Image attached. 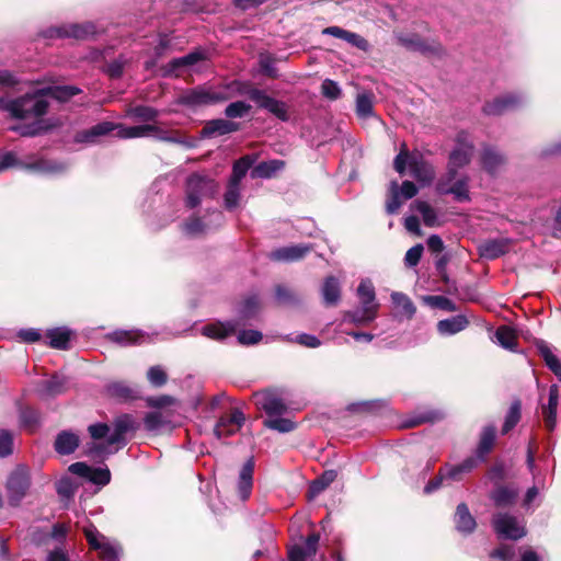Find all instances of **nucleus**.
Segmentation results:
<instances>
[{
    "label": "nucleus",
    "instance_id": "1",
    "mask_svg": "<svg viewBox=\"0 0 561 561\" xmlns=\"http://www.w3.org/2000/svg\"><path fill=\"white\" fill-rule=\"evenodd\" d=\"M114 130H116V136L122 139L154 137L168 142L183 145L186 144V141L181 137L169 134L168 131H164L154 125L147 124L138 126H125L111 122H102L89 129L77 133L75 136V141L79 144H95L99 137L107 135Z\"/></svg>",
    "mask_w": 561,
    "mask_h": 561
},
{
    "label": "nucleus",
    "instance_id": "2",
    "mask_svg": "<svg viewBox=\"0 0 561 561\" xmlns=\"http://www.w3.org/2000/svg\"><path fill=\"white\" fill-rule=\"evenodd\" d=\"M138 428L133 416L123 414L118 416L113 423V431L104 443H89L85 445V455L91 458H104L108 455L115 454L119 447L115 445H125L124 436L129 432H135Z\"/></svg>",
    "mask_w": 561,
    "mask_h": 561
},
{
    "label": "nucleus",
    "instance_id": "3",
    "mask_svg": "<svg viewBox=\"0 0 561 561\" xmlns=\"http://www.w3.org/2000/svg\"><path fill=\"white\" fill-rule=\"evenodd\" d=\"M407 167L410 169V174L422 184H430L435 176L433 165L424 159L423 154L419 151L409 152L403 144L394 158L393 168L402 175Z\"/></svg>",
    "mask_w": 561,
    "mask_h": 561
},
{
    "label": "nucleus",
    "instance_id": "4",
    "mask_svg": "<svg viewBox=\"0 0 561 561\" xmlns=\"http://www.w3.org/2000/svg\"><path fill=\"white\" fill-rule=\"evenodd\" d=\"M21 167L28 171L43 175H57L66 172L69 168L68 163L54 159L35 158L30 162L22 163L18 160L12 151L0 152V172L12 168Z\"/></svg>",
    "mask_w": 561,
    "mask_h": 561
},
{
    "label": "nucleus",
    "instance_id": "5",
    "mask_svg": "<svg viewBox=\"0 0 561 561\" xmlns=\"http://www.w3.org/2000/svg\"><path fill=\"white\" fill-rule=\"evenodd\" d=\"M8 105L9 115L16 119L39 118L45 115L48 110V102L43 96L41 89L11 99Z\"/></svg>",
    "mask_w": 561,
    "mask_h": 561
},
{
    "label": "nucleus",
    "instance_id": "6",
    "mask_svg": "<svg viewBox=\"0 0 561 561\" xmlns=\"http://www.w3.org/2000/svg\"><path fill=\"white\" fill-rule=\"evenodd\" d=\"M218 183L208 175L193 173L186 180L185 205L195 208L204 199L213 198L218 192Z\"/></svg>",
    "mask_w": 561,
    "mask_h": 561
},
{
    "label": "nucleus",
    "instance_id": "7",
    "mask_svg": "<svg viewBox=\"0 0 561 561\" xmlns=\"http://www.w3.org/2000/svg\"><path fill=\"white\" fill-rule=\"evenodd\" d=\"M31 485L30 471L24 466L16 467L8 477L5 489L8 501L18 506L26 495Z\"/></svg>",
    "mask_w": 561,
    "mask_h": 561
},
{
    "label": "nucleus",
    "instance_id": "8",
    "mask_svg": "<svg viewBox=\"0 0 561 561\" xmlns=\"http://www.w3.org/2000/svg\"><path fill=\"white\" fill-rule=\"evenodd\" d=\"M474 152V145L470 134L460 130L455 137V147L448 157V165L457 170L468 165Z\"/></svg>",
    "mask_w": 561,
    "mask_h": 561
},
{
    "label": "nucleus",
    "instance_id": "9",
    "mask_svg": "<svg viewBox=\"0 0 561 561\" xmlns=\"http://www.w3.org/2000/svg\"><path fill=\"white\" fill-rule=\"evenodd\" d=\"M248 96L253 101L259 108H263L280 119L282 122L289 121L288 106L285 102L270 96L264 90L250 89Z\"/></svg>",
    "mask_w": 561,
    "mask_h": 561
},
{
    "label": "nucleus",
    "instance_id": "10",
    "mask_svg": "<svg viewBox=\"0 0 561 561\" xmlns=\"http://www.w3.org/2000/svg\"><path fill=\"white\" fill-rule=\"evenodd\" d=\"M248 96L253 101L259 108H263L280 119L282 122L289 121L288 106L285 102L270 96L264 90L250 89Z\"/></svg>",
    "mask_w": 561,
    "mask_h": 561
},
{
    "label": "nucleus",
    "instance_id": "11",
    "mask_svg": "<svg viewBox=\"0 0 561 561\" xmlns=\"http://www.w3.org/2000/svg\"><path fill=\"white\" fill-rule=\"evenodd\" d=\"M84 535L91 548L99 550L103 561H118L122 550L119 546L111 542L106 537L101 535L98 529L90 525L84 528Z\"/></svg>",
    "mask_w": 561,
    "mask_h": 561
},
{
    "label": "nucleus",
    "instance_id": "12",
    "mask_svg": "<svg viewBox=\"0 0 561 561\" xmlns=\"http://www.w3.org/2000/svg\"><path fill=\"white\" fill-rule=\"evenodd\" d=\"M99 33V28L94 23L85 22L82 24H68L57 27H50L45 32L46 37L50 38H76L87 39Z\"/></svg>",
    "mask_w": 561,
    "mask_h": 561
},
{
    "label": "nucleus",
    "instance_id": "13",
    "mask_svg": "<svg viewBox=\"0 0 561 561\" xmlns=\"http://www.w3.org/2000/svg\"><path fill=\"white\" fill-rule=\"evenodd\" d=\"M493 527L499 537L517 540L526 535L525 526L515 516L497 514L493 518Z\"/></svg>",
    "mask_w": 561,
    "mask_h": 561
},
{
    "label": "nucleus",
    "instance_id": "14",
    "mask_svg": "<svg viewBox=\"0 0 561 561\" xmlns=\"http://www.w3.org/2000/svg\"><path fill=\"white\" fill-rule=\"evenodd\" d=\"M524 102L525 99L522 95L508 93L486 102L483 106V112L490 116H500L518 108Z\"/></svg>",
    "mask_w": 561,
    "mask_h": 561
},
{
    "label": "nucleus",
    "instance_id": "15",
    "mask_svg": "<svg viewBox=\"0 0 561 561\" xmlns=\"http://www.w3.org/2000/svg\"><path fill=\"white\" fill-rule=\"evenodd\" d=\"M224 95L213 89L196 88L188 90L180 98V103L188 106L214 104L222 101Z\"/></svg>",
    "mask_w": 561,
    "mask_h": 561
},
{
    "label": "nucleus",
    "instance_id": "16",
    "mask_svg": "<svg viewBox=\"0 0 561 561\" xmlns=\"http://www.w3.org/2000/svg\"><path fill=\"white\" fill-rule=\"evenodd\" d=\"M245 416L239 409H233L230 414L221 416L216 426L215 435L218 438L237 434L244 424Z\"/></svg>",
    "mask_w": 561,
    "mask_h": 561
},
{
    "label": "nucleus",
    "instance_id": "17",
    "mask_svg": "<svg viewBox=\"0 0 561 561\" xmlns=\"http://www.w3.org/2000/svg\"><path fill=\"white\" fill-rule=\"evenodd\" d=\"M255 405L263 410L270 417L280 416L287 410L286 404L276 394L263 391L254 394Z\"/></svg>",
    "mask_w": 561,
    "mask_h": 561
},
{
    "label": "nucleus",
    "instance_id": "18",
    "mask_svg": "<svg viewBox=\"0 0 561 561\" xmlns=\"http://www.w3.org/2000/svg\"><path fill=\"white\" fill-rule=\"evenodd\" d=\"M311 249L312 248L308 244H293L272 251L270 253V257L273 261L295 262L305 257L311 251Z\"/></svg>",
    "mask_w": 561,
    "mask_h": 561
},
{
    "label": "nucleus",
    "instance_id": "19",
    "mask_svg": "<svg viewBox=\"0 0 561 561\" xmlns=\"http://www.w3.org/2000/svg\"><path fill=\"white\" fill-rule=\"evenodd\" d=\"M511 240L507 238L491 239L479 244L478 250L481 257L494 260L510 250Z\"/></svg>",
    "mask_w": 561,
    "mask_h": 561
},
{
    "label": "nucleus",
    "instance_id": "20",
    "mask_svg": "<svg viewBox=\"0 0 561 561\" xmlns=\"http://www.w3.org/2000/svg\"><path fill=\"white\" fill-rule=\"evenodd\" d=\"M80 445V437L72 431H61L57 434L54 448L61 456L71 455Z\"/></svg>",
    "mask_w": 561,
    "mask_h": 561
},
{
    "label": "nucleus",
    "instance_id": "21",
    "mask_svg": "<svg viewBox=\"0 0 561 561\" xmlns=\"http://www.w3.org/2000/svg\"><path fill=\"white\" fill-rule=\"evenodd\" d=\"M108 337L111 341L124 346L151 341L149 334L139 330H117L112 332Z\"/></svg>",
    "mask_w": 561,
    "mask_h": 561
},
{
    "label": "nucleus",
    "instance_id": "22",
    "mask_svg": "<svg viewBox=\"0 0 561 561\" xmlns=\"http://www.w3.org/2000/svg\"><path fill=\"white\" fill-rule=\"evenodd\" d=\"M253 472L254 460L253 458H250L244 462L239 473L238 492L242 501L248 500L251 494L253 486Z\"/></svg>",
    "mask_w": 561,
    "mask_h": 561
},
{
    "label": "nucleus",
    "instance_id": "23",
    "mask_svg": "<svg viewBox=\"0 0 561 561\" xmlns=\"http://www.w3.org/2000/svg\"><path fill=\"white\" fill-rule=\"evenodd\" d=\"M144 423L145 427L150 432L170 430L173 426L170 412L164 410H156L147 413Z\"/></svg>",
    "mask_w": 561,
    "mask_h": 561
},
{
    "label": "nucleus",
    "instance_id": "24",
    "mask_svg": "<svg viewBox=\"0 0 561 561\" xmlns=\"http://www.w3.org/2000/svg\"><path fill=\"white\" fill-rule=\"evenodd\" d=\"M319 542V536L312 534L307 537L302 546L296 545L288 550L289 561H306V559L316 553Z\"/></svg>",
    "mask_w": 561,
    "mask_h": 561
},
{
    "label": "nucleus",
    "instance_id": "25",
    "mask_svg": "<svg viewBox=\"0 0 561 561\" xmlns=\"http://www.w3.org/2000/svg\"><path fill=\"white\" fill-rule=\"evenodd\" d=\"M559 402V387L551 385L549 388L548 404L542 408L545 425L548 431H553L557 424V408Z\"/></svg>",
    "mask_w": 561,
    "mask_h": 561
},
{
    "label": "nucleus",
    "instance_id": "26",
    "mask_svg": "<svg viewBox=\"0 0 561 561\" xmlns=\"http://www.w3.org/2000/svg\"><path fill=\"white\" fill-rule=\"evenodd\" d=\"M469 325V320L463 314H456L443 319L437 323V332L443 336H449L463 331Z\"/></svg>",
    "mask_w": 561,
    "mask_h": 561
},
{
    "label": "nucleus",
    "instance_id": "27",
    "mask_svg": "<svg viewBox=\"0 0 561 561\" xmlns=\"http://www.w3.org/2000/svg\"><path fill=\"white\" fill-rule=\"evenodd\" d=\"M377 311V307L360 305L357 309L345 312L343 322H350L356 325H366L376 319Z\"/></svg>",
    "mask_w": 561,
    "mask_h": 561
},
{
    "label": "nucleus",
    "instance_id": "28",
    "mask_svg": "<svg viewBox=\"0 0 561 561\" xmlns=\"http://www.w3.org/2000/svg\"><path fill=\"white\" fill-rule=\"evenodd\" d=\"M237 327L238 324L233 321L214 322L204 325L202 328V334L209 339L221 341L234 333Z\"/></svg>",
    "mask_w": 561,
    "mask_h": 561
},
{
    "label": "nucleus",
    "instance_id": "29",
    "mask_svg": "<svg viewBox=\"0 0 561 561\" xmlns=\"http://www.w3.org/2000/svg\"><path fill=\"white\" fill-rule=\"evenodd\" d=\"M479 461L476 457H468L458 465L446 463L444 466L448 481H461L463 476L471 472Z\"/></svg>",
    "mask_w": 561,
    "mask_h": 561
},
{
    "label": "nucleus",
    "instance_id": "30",
    "mask_svg": "<svg viewBox=\"0 0 561 561\" xmlns=\"http://www.w3.org/2000/svg\"><path fill=\"white\" fill-rule=\"evenodd\" d=\"M455 525L457 530L462 534L472 533L477 526L474 517L470 514L465 503H460L456 508Z\"/></svg>",
    "mask_w": 561,
    "mask_h": 561
},
{
    "label": "nucleus",
    "instance_id": "31",
    "mask_svg": "<svg viewBox=\"0 0 561 561\" xmlns=\"http://www.w3.org/2000/svg\"><path fill=\"white\" fill-rule=\"evenodd\" d=\"M202 59H204V54L201 51H194L186 56L174 58L167 65L165 72L168 75L180 76V72L183 68L193 66Z\"/></svg>",
    "mask_w": 561,
    "mask_h": 561
},
{
    "label": "nucleus",
    "instance_id": "32",
    "mask_svg": "<svg viewBox=\"0 0 561 561\" xmlns=\"http://www.w3.org/2000/svg\"><path fill=\"white\" fill-rule=\"evenodd\" d=\"M468 176H461L458 179L453 186H445L440 184L439 194L442 195H453L454 198L458 202H467L470 199L469 190H468Z\"/></svg>",
    "mask_w": 561,
    "mask_h": 561
},
{
    "label": "nucleus",
    "instance_id": "33",
    "mask_svg": "<svg viewBox=\"0 0 561 561\" xmlns=\"http://www.w3.org/2000/svg\"><path fill=\"white\" fill-rule=\"evenodd\" d=\"M285 167L284 161L282 160H270L264 161L255 165L251 170V178L253 179H270L274 176L277 172L282 171Z\"/></svg>",
    "mask_w": 561,
    "mask_h": 561
},
{
    "label": "nucleus",
    "instance_id": "34",
    "mask_svg": "<svg viewBox=\"0 0 561 561\" xmlns=\"http://www.w3.org/2000/svg\"><path fill=\"white\" fill-rule=\"evenodd\" d=\"M323 301L327 306H334L341 297V286L336 277L329 276L324 279L321 288Z\"/></svg>",
    "mask_w": 561,
    "mask_h": 561
},
{
    "label": "nucleus",
    "instance_id": "35",
    "mask_svg": "<svg viewBox=\"0 0 561 561\" xmlns=\"http://www.w3.org/2000/svg\"><path fill=\"white\" fill-rule=\"evenodd\" d=\"M71 331L68 328H56L46 333L47 344L53 348L67 350L71 337Z\"/></svg>",
    "mask_w": 561,
    "mask_h": 561
},
{
    "label": "nucleus",
    "instance_id": "36",
    "mask_svg": "<svg viewBox=\"0 0 561 561\" xmlns=\"http://www.w3.org/2000/svg\"><path fill=\"white\" fill-rule=\"evenodd\" d=\"M495 440V426L488 425L483 427L480 436V442L477 448V456L479 462H482L485 456L491 451Z\"/></svg>",
    "mask_w": 561,
    "mask_h": 561
},
{
    "label": "nucleus",
    "instance_id": "37",
    "mask_svg": "<svg viewBox=\"0 0 561 561\" xmlns=\"http://www.w3.org/2000/svg\"><path fill=\"white\" fill-rule=\"evenodd\" d=\"M43 96H51L59 102H66L72 96L79 94L81 90L73 85H51L41 89Z\"/></svg>",
    "mask_w": 561,
    "mask_h": 561
},
{
    "label": "nucleus",
    "instance_id": "38",
    "mask_svg": "<svg viewBox=\"0 0 561 561\" xmlns=\"http://www.w3.org/2000/svg\"><path fill=\"white\" fill-rule=\"evenodd\" d=\"M495 342L511 352L517 351V340L514 330L507 325H501L495 331Z\"/></svg>",
    "mask_w": 561,
    "mask_h": 561
},
{
    "label": "nucleus",
    "instance_id": "39",
    "mask_svg": "<svg viewBox=\"0 0 561 561\" xmlns=\"http://www.w3.org/2000/svg\"><path fill=\"white\" fill-rule=\"evenodd\" d=\"M337 477L335 470H327L319 478L313 480L309 486V499L317 497L322 493Z\"/></svg>",
    "mask_w": 561,
    "mask_h": 561
},
{
    "label": "nucleus",
    "instance_id": "40",
    "mask_svg": "<svg viewBox=\"0 0 561 561\" xmlns=\"http://www.w3.org/2000/svg\"><path fill=\"white\" fill-rule=\"evenodd\" d=\"M238 129V124L226 119H214L203 128L204 136L226 135Z\"/></svg>",
    "mask_w": 561,
    "mask_h": 561
},
{
    "label": "nucleus",
    "instance_id": "41",
    "mask_svg": "<svg viewBox=\"0 0 561 561\" xmlns=\"http://www.w3.org/2000/svg\"><path fill=\"white\" fill-rule=\"evenodd\" d=\"M481 162L489 173H495L504 163V158L492 147H484L482 150Z\"/></svg>",
    "mask_w": 561,
    "mask_h": 561
},
{
    "label": "nucleus",
    "instance_id": "42",
    "mask_svg": "<svg viewBox=\"0 0 561 561\" xmlns=\"http://www.w3.org/2000/svg\"><path fill=\"white\" fill-rule=\"evenodd\" d=\"M411 207L421 214L425 226L435 227L439 225L436 210L427 202L415 201Z\"/></svg>",
    "mask_w": 561,
    "mask_h": 561
},
{
    "label": "nucleus",
    "instance_id": "43",
    "mask_svg": "<svg viewBox=\"0 0 561 561\" xmlns=\"http://www.w3.org/2000/svg\"><path fill=\"white\" fill-rule=\"evenodd\" d=\"M256 158L252 154L244 156L237 160L233 164L232 174L230 176V182L240 183L242 179L245 176L248 171L254 164Z\"/></svg>",
    "mask_w": 561,
    "mask_h": 561
},
{
    "label": "nucleus",
    "instance_id": "44",
    "mask_svg": "<svg viewBox=\"0 0 561 561\" xmlns=\"http://www.w3.org/2000/svg\"><path fill=\"white\" fill-rule=\"evenodd\" d=\"M391 300L401 316L411 319L415 314L416 308L407 295L394 291L391 294Z\"/></svg>",
    "mask_w": 561,
    "mask_h": 561
},
{
    "label": "nucleus",
    "instance_id": "45",
    "mask_svg": "<svg viewBox=\"0 0 561 561\" xmlns=\"http://www.w3.org/2000/svg\"><path fill=\"white\" fill-rule=\"evenodd\" d=\"M67 389V379L59 375H54L51 378L43 382V392L46 396H58Z\"/></svg>",
    "mask_w": 561,
    "mask_h": 561
},
{
    "label": "nucleus",
    "instance_id": "46",
    "mask_svg": "<svg viewBox=\"0 0 561 561\" xmlns=\"http://www.w3.org/2000/svg\"><path fill=\"white\" fill-rule=\"evenodd\" d=\"M241 201L240 183L228 182L226 193L224 195V203L227 210L236 209Z\"/></svg>",
    "mask_w": 561,
    "mask_h": 561
},
{
    "label": "nucleus",
    "instance_id": "47",
    "mask_svg": "<svg viewBox=\"0 0 561 561\" xmlns=\"http://www.w3.org/2000/svg\"><path fill=\"white\" fill-rule=\"evenodd\" d=\"M357 295L359 297L360 305L368 307H377V309L379 308V305L375 301V288L370 280L360 282L357 288Z\"/></svg>",
    "mask_w": 561,
    "mask_h": 561
},
{
    "label": "nucleus",
    "instance_id": "48",
    "mask_svg": "<svg viewBox=\"0 0 561 561\" xmlns=\"http://www.w3.org/2000/svg\"><path fill=\"white\" fill-rule=\"evenodd\" d=\"M55 125L56 124L46 125L44 121L39 119L30 125L12 126L10 129L12 131L19 133L21 136L32 137V136L39 135L44 131H47L51 126H55Z\"/></svg>",
    "mask_w": 561,
    "mask_h": 561
},
{
    "label": "nucleus",
    "instance_id": "49",
    "mask_svg": "<svg viewBox=\"0 0 561 561\" xmlns=\"http://www.w3.org/2000/svg\"><path fill=\"white\" fill-rule=\"evenodd\" d=\"M401 194L399 191V184L397 181H392L389 185V194L386 203V211L389 215L396 214L402 205Z\"/></svg>",
    "mask_w": 561,
    "mask_h": 561
},
{
    "label": "nucleus",
    "instance_id": "50",
    "mask_svg": "<svg viewBox=\"0 0 561 561\" xmlns=\"http://www.w3.org/2000/svg\"><path fill=\"white\" fill-rule=\"evenodd\" d=\"M264 426L279 433H288L296 428L295 422L280 416L268 417L264 421Z\"/></svg>",
    "mask_w": 561,
    "mask_h": 561
},
{
    "label": "nucleus",
    "instance_id": "51",
    "mask_svg": "<svg viewBox=\"0 0 561 561\" xmlns=\"http://www.w3.org/2000/svg\"><path fill=\"white\" fill-rule=\"evenodd\" d=\"M520 420V402L514 401L505 416V421L502 427V433L507 434L513 430Z\"/></svg>",
    "mask_w": 561,
    "mask_h": 561
},
{
    "label": "nucleus",
    "instance_id": "52",
    "mask_svg": "<svg viewBox=\"0 0 561 561\" xmlns=\"http://www.w3.org/2000/svg\"><path fill=\"white\" fill-rule=\"evenodd\" d=\"M401 42L410 49L421 51L422 54H434L439 51V46L436 44L428 45L417 37L402 38Z\"/></svg>",
    "mask_w": 561,
    "mask_h": 561
},
{
    "label": "nucleus",
    "instance_id": "53",
    "mask_svg": "<svg viewBox=\"0 0 561 561\" xmlns=\"http://www.w3.org/2000/svg\"><path fill=\"white\" fill-rule=\"evenodd\" d=\"M539 352L549 369L561 379V363L558 357L547 345H540Z\"/></svg>",
    "mask_w": 561,
    "mask_h": 561
},
{
    "label": "nucleus",
    "instance_id": "54",
    "mask_svg": "<svg viewBox=\"0 0 561 561\" xmlns=\"http://www.w3.org/2000/svg\"><path fill=\"white\" fill-rule=\"evenodd\" d=\"M210 230L208 224H204L201 218L192 217L183 225V231L191 237H196Z\"/></svg>",
    "mask_w": 561,
    "mask_h": 561
},
{
    "label": "nucleus",
    "instance_id": "55",
    "mask_svg": "<svg viewBox=\"0 0 561 561\" xmlns=\"http://www.w3.org/2000/svg\"><path fill=\"white\" fill-rule=\"evenodd\" d=\"M88 432L93 443H104L111 435L112 430L106 423H94L88 426Z\"/></svg>",
    "mask_w": 561,
    "mask_h": 561
},
{
    "label": "nucleus",
    "instance_id": "56",
    "mask_svg": "<svg viewBox=\"0 0 561 561\" xmlns=\"http://www.w3.org/2000/svg\"><path fill=\"white\" fill-rule=\"evenodd\" d=\"M356 113L362 118H366L373 115V99L368 93H362L357 95Z\"/></svg>",
    "mask_w": 561,
    "mask_h": 561
},
{
    "label": "nucleus",
    "instance_id": "57",
    "mask_svg": "<svg viewBox=\"0 0 561 561\" xmlns=\"http://www.w3.org/2000/svg\"><path fill=\"white\" fill-rule=\"evenodd\" d=\"M517 493L508 488H500L492 494V500L497 506H506L514 502Z\"/></svg>",
    "mask_w": 561,
    "mask_h": 561
},
{
    "label": "nucleus",
    "instance_id": "58",
    "mask_svg": "<svg viewBox=\"0 0 561 561\" xmlns=\"http://www.w3.org/2000/svg\"><path fill=\"white\" fill-rule=\"evenodd\" d=\"M106 391L111 397L127 400L134 397V391L124 382H112L107 385Z\"/></svg>",
    "mask_w": 561,
    "mask_h": 561
},
{
    "label": "nucleus",
    "instance_id": "59",
    "mask_svg": "<svg viewBox=\"0 0 561 561\" xmlns=\"http://www.w3.org/2000/svg\"><path fill=\"white\" fill-rule=\"evenodd\" d=\"M88 480L94 484L104 486L111 481V472L107 467L92 468L88 476Z\"/></svg>",
    "mask_w": 561,
    "mask_h": 561
},
{
    "label": "nucleus",
    "instance_id": "60",
    "mask_svg": "<svg viewBox=\"0 0 561 561\" xmlns=\"http://www.w3.org/2000/svg\"><path fill=\"white\" fill-rule=\"evenodd\" d=\"M21 425L34 430L39 424V413L35 409L25 408L20 413Z\"/></svg>",
    "mask_w": 561,
    "mask_h": 561
},
{
    "label": "nucleus",
    "instance_id": "61",
    "mask_svg": "<svg viewBox=\"0 0 561 561\" xmlns=\"http://www.w3.org/2000/svg\"><path fill=\"white\" fill-rule=\"evenodd\" d=\"M250 108H251V106L248 103H245L243 101H237V102L230 103L226 107L225 114L229 118L243 117L250 111Z\"/></svg>",
    "mask_w": 561,
    "mask_h": 561
},
{
    "label": "nucleus",
    "instance_id": "62",
    "mask_svg": "<svg viewBox=\"0 0 561 561\" xmlns=\"http://www.w3.org/2000/svg\"><path fill=\"white\" fill-rule=\"evenodd\" d=\"M13 451V435L8 430H0V457H7Z\"/></svg>",
    "mask_w": 561,
    "mask_h": 561
},
{
    "label": "nucleus",
    "instance_id": "63",
    "mask_svg": "<svg viewBox=\"0 0 561 561\" xmlns=\"http://www.w3.org/2000/svg\"><path fill=\"white\" fill-rule=\"evenodd\" d=\"M148 380L154 387H161L167 382V374L161 366H152L148 370Z\"/></svg>",
    "mask_w": 561,
    "mask_h": 561
},
{
    "label": "nucleus",
    "instance_id": "64",
    "mask_svg": "<svg viewBox=\"0 0 561 561\" xmlns=\"http://www.w3.org/2000/svg\"><path fill=\"white\" fill-rule=\"evenodd\" d=\"M262 340V333L256 330H242L238 334V342L243 345L256 344Z\"/></svg>",
    "mask_w": 561,
    "mask_h": 561
}]
</instances>
